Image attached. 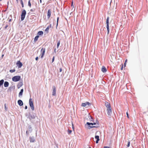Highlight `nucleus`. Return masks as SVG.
<instances>
[{
	"mask_svg": "<svg viewBox=\"0 0 148 148\" xmlns=\"http://www.w3.org/2000/svg\"><path fill=\"white\" fill-rule=\"evenodd\" d=\"M105 103V106L107 108V114L109 116H111L112 114V108L110 103L107 101H106Z\"/></svg>",
	"mask_w": 148,
	"mask_h": 148,
	"instance_id": "1",
	"label": "nucleus"
},
{
	"mask_svg": "<svg viewBox=\"0 0 148 148\" xmlns=\"http://www.w3.org/2000/svg\"><path fill=\"white\" fill-rule=\"evenodd\" d=\"M36 117L38 118V117L36 116V113L32 112L31 113L30 112H29L27 118L29 120L31 121L32 119H35Z\"/></svg>",
	"mask_w": 148,
	"mask_h": 148,
	"instance_id": "2",
	"label": "nucleus"
},
{
	"mask_svg": "<svg viewBox=\"0 0 148 148\" xmlns=\"http://www.w3.org/2000/svg\"><path fill=\"white\" fill-rule=\"evenodd\" d=\"M90 125H93V123L87 122L85 125V126L86 128H87L88 129H90L93 128H97L99 127V126L97 125L91 126H90Z\"/></svg>",
	"mask_w": 148,
	"mask_h": 148,
	"instance_id": "3",
	"label": "nucleus"
},
{
	"mask_svg": "<svg viewBox=\"0 0 148 148\" xmlns=\"http://www.w3.org/2000/svg\"><path fill=\"white\" fill-rule=\"evenodd\" d=\"M21 77L20 75L15 76L13 77L12 78V81L14 82H17L20 81Z\"/></svg>",
	"mask_w": 148,
	"mask_h": 148,
	"instance_id": "4",
	"label": "nucleus"
},
{
	"mask_svg": "<svg viewBox=\"0 0 148 148\" xmlns=\"http://www.w3.org/2000/svg\"><path fill=\"white\" fill-rule=\"evenodd\" d=\"M26 14V10L25 9H23L22 11L21 15V21H23L24 19Z\"/></svg>",
	"mask_w": 148,
	"mask_h": 148,
	"instance_id": "5",
	"label": "nucleus"
},
{
	"mask_svg": "<svg viewBox=\"0 0 148 148\" xmlns=\"http://www.w3.org/2000/svg\"><path fill=\"white\" fill-rule=\"evenodd\" d=\"M32 99H31L30 98L29 99V103L30 106L32 110L33 111L34 110V109L33 101H32Z\"/></svg>",
	"mask_w": 148,
	"mask_h": 148,
	"instance_id": "6",
	"label": "nucleus"
},
{
	"mask_svg": "<svg viewBox=\"0 0 148 148\" xmlns=\"http://www.w3.org/2000/svg\"><path fill=\"white\" fill-rule=\"evenodd\" d=\"M45 48H42L41 50H40V52H41V58H42L44 55V54H45Z\"/></svg>",
	"mask_w": 148,
	"mask_h": 148,
	"instance_id": "7",
	"label": "nucleus"
},
{
	"mask_svg": "<svg viewBox=\"0 0 148 148\" xmlns=\"http://www.w3.org/2000/svg\"><path fill=\"white\" fill-rule=\"evenodd\" d=\"M52 95L53 96H55L56 95V89L55 86H52Z\"/></svg>",
	"mask_w": 148,
	"mask_h": 148,
	"instance_id": "8",
	"label": "nucleus"
},
{
	"mask_svg": "<svg viewBox=\"0 0 148 148\" xmlns=\"http://www.w3.org/2000/svg\"><path fill=\"white\" fill-rule=\"evenodd\" d=\"M87 105L88 106H90L91 104L88 101L84 103H82L81 104V106L82 107H86Z\"/></svg>",
	"mask_w": 148,
	"mask_h": 148,
	"instance_id": "9",
	"label": "nucleus"
},
{
	"mask_svg": "<svg viewBox=\"0 0 148 148\" xmlns=\"http://www.w3.org/2000/svg\"><path fill=\"white\" fill-rule=\"evenodd\" d=\"M17 66L18 68H21L23 66V64L20 60L18 61L16 63Z\"/></svg>",
	"mask_w": 148,
	"mask_h": 148,
	"instance_id": "10",
	"label": "nucleus"
},
{
	"mask_svg": "<svg viewBox=\"0 0 148 148\" xmlns=\"http://www.w3.org/2000/svg\"><path fill=\"white\" fill-rule=\"evenodd\" d=\"M29 140L31 143H34L35 141V137L33 136L29 137Z\"/></svg>",
	"mask_w": 148,
	"mask_h": 148,
	"instance_id": "11",
	"label": "nucleus"
},
{
	"mask_svg": "<svg viewBox=\"0 0 148 148\" xmlns=\"http://www.w3.org/2000/svg\"><path fill=\"white\" fill-rule=\"evenodd\" d=\"M23 82L22 81H20L19 82L18 84L17 85V87L18 88H20L21 86L23 85Z\"/></svg>",
	"mask_w": 148,
	"mask_h": 148,
	"instance_id": "12",
	"label": "nucleus"
},
{
	"mask_svg": "<svg viewBox=\"0 0 148 148\" xmlns=\"http://www.w3.org/2000/svg\"><path fill=\"white\" fill-rule=\"evenodd\" d=\"M17 102L18 105L20 106H22L23 104V101L21 99L18 100V101Z\"/></svg>",
	"mask_w": 148,
	"mask_h": 148,
	"instance_id": "13",
	"label": "nucleus"
},
{
	"mask_svg": "<svg viewBox=\"0 0 148 148\" xmlns=\"http://www.w3.org/2000/svg\"><path fill=\"white\" fill-rule=\"evenodd\" d=\"M88 117L90 120V121H94V120L93 117L92 116H91L89 114L88 115Z\"/></svg>",
	"mask_w": 148,
	"mask_h": 148,
	"instance_id": "14",
	"label": "nucleus"
},
{
	"mask_svg": "<svg viewBox=\"0 0 148 148\" xmlns=\"http://www.w3.org/2000/svg\"><path fill=\"white\" fill-rule=\"evenodd\" d=\"M51 12L50 9H49L47 12V16L48 18H49L51 15Z\"/></svg>",
	"mask_w": 148,
	"mask_h": 148,
	"instance_id": "15",
	"label": "nucleus"
},
{
	"mask_svg": "<svg viewBox=\"0 0 148 148\" xmlns=\"http://www.w3.org/2000/svg\"><path fill=\"white\" fill-rule=\"evenodd\" d=\"M101 70L103 72L105 73L106 72L107 69L104 66H103Z\"/></svg>",
	"mask_w": 148,
	"mask_h": 148,
	"instance_id": "16",
	"label": "nucleus"
},
{
	"mask_svg": "<svg viewBox=\"0 0 148 148\" xmlns=\"http://www.w3.org/2000/svg\"><path fill=\"white\" fill-rule=\"evenodd\" d=\"M23 90H24L23 88L21 89L20 91L18 94V96L19 97H21L22 95L23 92Z\"/></svg>",
	"mask_w": 148,
	"mask_h": 148,
	"instance_id": "17",
	"label": "nucleus"
},
{
	"mask_svg": "<svg viewBox=\"0 0 148 148\" xmlns=\"http://www.w3.org/2000/svg\"><path fill=\"white\" fill-rule=\"evenodd\" d=\"M43 32L42 31H40L38 32L37 34V35H38L39 36H42L43 35Z\"/></svg>",
	"mask_w": 148,
	"mask_h": 148,
	"instance_id": "18",
	"label": "nucleus"
},
{
	"mask_svg": "<svg viewBox=\"0 0 148 148\" xmlns=\"http://www.w3.org/2000/svg\"><path fill=\"white\" fill-rule=\"evenodd\" d=\"M9 85V83L8 82L5 81L4 83V86L5 87H8Z\"/></svg>",
	"mask_w": 148,
	"mask_h": 148,
	"instance_id": "19",
	"label": "nucleus"
},
{
	"mask_svg": "<svg viewBox=\"0 0 148 148\" xmlns=\"http://www.w3.org/2000/svg\"><path fill=\"white\" fill-rule=\"evenodd\" d=\"M28 131H29L30 133L32 132V127L31 125H29L28 126Z\"/></svg>",
	"mask_w": 148,
	"mask_h": 148,
	"instance_id": "20",
	"label": "nucleus"
},
{
	"mask_svg": "<svg viewBox=\"0 0 148 148\" xmlns=\"http://www.w3.org/2000/svg\"><path fill=\"white\" fill-rule=\"evenodd\" d=\"M39 36H38V35H37V36H36L34 38V42H35L38 40V38H39Z\"/></svg>",
	"mask_w": 148,
	"mask_h": 148,
	"instance_id": "21",
	"label": "nucleus"
},
{
	"mask_svg": "<svg viewBox=\"0 0 148 148\" xmlns=\"http://www.w3.org/2000/svg\"><path fill=\"white\" fill-rule=\"evenodd\" d=\"M4 80L3 79H2L0 80V87L3 85L4 83Z\"/></svg>",
	"mask_w": 148,
	"mask_h": 148,
	"instance_id": "22",
	"label": "nucleus"
},
{
	"mask_svg": "<svg viewBox=\"0 0 148 148\" xmlns=\"http://www.w3.org/2000/svg\"><path fill=\"white\" fill-rule=\"evenodd\" d=\"M106 28L107 30L108 34L109 32V24H106Z\"/></svg>",
	"mask_w": 148,
	"mask_h": 148,
	"instance_id": "23",
	"label": "nucleus"
},
{
	"mask_svg": "<svg viewBox=\"0 0 148 148\" xmlns=\"http://www.w3.org/2000/svg\"><path fill=\"white\" fill-rule=\"evenodd\" d=\"M109 18L108 16L106 19V24H109Z\"/></svg>",
	"mask_w": 148,
	"mask_h": 148,
	"instance_id": "24",
	"label": "nucleus"
},
{
	"mask_svg": "<svg viewBox=\"0 0 148 148\" xmlns=\"http://www.w3.org/2000/svg\"><path fill=\"white\" fill-rule=\"evenodd\" d=\"M20 1H21V3L22 5V7L23 8L24 7V4H23V0H20Z\"/></svg>",
	"mask_w": 148,
	"mask_h": 148,
	"instance_id": "25",
	"label": "nucleus"
},
{
	"mask_svg": "<svg viewBox=\"0 0 148 148\" xmlns=\"http://www.w3.org/2000/svg\"><path fill=\"white\" fill-rule=\"evenodd\" d=\"M60 41L59 40L58 41V42H57V48H58L59 47L60 45Z\"/></svg>",
	"mask_w": 148,
	"mask_h": 148,
	"instance_id": "26",
	"label": "nucleus"
},
{
	"mask_svg": "<svg viewBox=\"0 0 148 148\" xmlns=\"http://www.w3.org/2000/svg\"><path fill=\"white\" fill-rule=\"evenodd\" d=\"M15 71H16V70H15V69H13L10 70L9 71L10 73H13V72H15Z\"/></svg>",
	"mask_w": 148,
	"mask_h": 148,
	"instance_id": "27",
	"label": "nucleus"
},
{
	"mask_svg": "<svg viewBox=\"0 0 148 148\" xmlns=\"http://www.w3.org/2000/svg\"><path fill=\"white\" fill-rule=\"evenodd\" d=\"M95 138L96 139V140L98 139V140H99V136L98 135H96L95 136Z\"/></svg>",
	"mask_w": 148,
	"mask_h": 148,
	"instance_id": "28",
	"label": "nucleus"
},
{
	"mask_svg": "<svg viewBox=\"0 0 148 148\" xmlns=\"http://www.w3.org/2000/svg\"><path fill=\"white\" fill-rule=\"evenodd\" d=\"M28 6H29L30 7H31V3L30 2V0H29L28 2Z\"/></svg>",
	"mask_w": 148,
	"mask_h": 148,
	"instance_id": "29",
	"label": "nucleus"
},
{
	"mask_svg": "<svg viewBox=\"0 0 148 148\" xmlns=\"http://www.w3.org/2000/svg\"><path fill=\"white\" fill-rule=\"evenodd\" d=\"M4 107H5V110L7 111L8 110V108L7 107H6V103H5L4 104Z\"/></svg>",
	"mask_w": 148,
	"mask_h": 148,
	"instance_id": "30",
	"label": "nucleus"
},
{
	"mask_svg": "<svg viewBox=\"0 0 148 148\" xmlns=\"http://www.w3.org/2000/svg\"><path fill=\"white\" fill-rule=\"evenodd\" d=\"M49 26H48L45 29V31L46 32H48L49 30Z\"/></svg>",
	"mask_w": 148,
	"mask_h": 148,
	"instance_id": "31",
	"label": "nucleus"
},
{
	"mask_svg": "<svg viewBox=\"0 0 148 148\" xmlns=\"http://www.w3.org/2000/svg\"><path fill=\"white\" fill-rule=\"evenodd\" d=\"M29 131H28V130H27L26 131V135L27 136H29Z\"/></svg>",
	"mask_w": 148,
	"mask_h": 148,
	"instance_id": "32",
	"label": "nucleus"
},
{
	"mask_svg": "<svg viewBox=\"0 0 148 148\" xmlns=\"http://www.w3.org/2000/svg\"><path fill=\"white\" fill-rule=\"evenodd\" d=\"M59 17H58L57 18V23H56V26L57 27L58 25V21H59Z\"/></svg>",
	"mask_w": 148,
	"mask_h": 148,
	"instance_id": "33",
	"label": "nucleus"
},
{
	"mask_svg": "<svg viewBox=\"0 0 148 148\" xmlns=\"http://www.w3.org/2000/svg\"><path fill=\"white\" fill-rule=\"evenodd\" d=\"M68 134H70L72 132V130L68 129Z\"/></svg>",
	"mask_w": 148,
	"mask_h": 148,
	"instance_id": "34",
	"label": "nucleus"
},
{
	"mask_svg": "<svg viewBox=\"0 0 148 148\" xmlns=\"http://www.w3.org/2000/svg\"><path fill=\"white\" fill-rule=\"evenodd\" d=\"M55 56H54L52 59V63H53L54 61Z\"/></svg>",
	"mask_w": 148,
	"mask_h": 148,
	"instance_id": "35",
	"label": "nucleus"
},
{
	"mask_svg": "<svg viewBox=\"0 0 148 148\" xmlns=\"http://www.w3.org/2000/svg\"><path fill=\"white\" fill-rule=\"evenodd\" d=\"M73 0L71 2V6L72 7H73V8L74 7V6L73 5Z\"/></svg>",
	"mask_w": 148,
	"mask_h": 148,
	"instance_id": "36",
	"label": "nucleus"
},
{
	"mask_svg": "<svg viewBox=\"0 0 148 148\" xmlns=\"http://www.w3.org/2000/svg\"><path fill=\"white\" fill-rule=\"evenodd\" d=\"M130 142L129 141L128 142V143H127V147H128L130 146Z\"/></svg>",
	"mask_w": 148,
	"mask_h": 148,
	"instance_id": "37",
	"label": "nucleus"
},
{
	"mask_svg": "<svg viewBox=\"0 0 148 148\" xmlns=\"http://www.w3.org/2000/svg\"><path fill=\"white\" fill-rule=\"evenodd\" d=\"M127 60L126 59L125 60V63H124V67H125V66H126V62H127Z\"/></svg>",
	"mask_w": 148,
	"mask_h": 148,
	"instance_id": "38",
	"label": "nucleus"
},
{
	"mask_svg": "<svg viewBox=\"0 0 148 148\" xmlns=\"http://www.w3.org/2000/svg\"><path fill=\"white\" fill-rule=\"evenodd\" d=\"M95 123H96V124L97 123V125H98L97 126H99V122L97 120H96Z\"/></svg>",
	"mask_w": 148,
	"mask_h": 148,
	"instance_id": "39",
	"label": "nucleus"
},
{
	"mask_svg": "<svg viewBox=\"0 0 148 148\" xmlns=\"http://www.w3.org/2000/svg\"><path fill=\"white\" fill-rule=\"evenodd\" d=\"M35 10V9H31L30 10V11H31V12H34V11Z\"/></svg>",
	"mask_w": 148,
	"mask_h": 148,
	"instance_id": "40",
	"label": "nucleus"
},
{
	"mask_svg": "<svg viewBox=\"0 0 148 148\" xmlns=\"http://www.w3.org/2000/svg\"><path fill=\"white\" fill-rule=\"evenodd\" d=\"M126 114H127V117L128 118H129V114H128V112H126Z\"/></svg>",
	"mask_w": 148,
	"mask_h": 148,
	"instance_id": "41",
	"label": "nucleus"
},
{
	"mask_svg": "<svg viewBox=\"0 0 148 148\" xmlns=\"http://www.w3.org/2000/svg\"><path fill=\"white\" fill-rule=\"evenodd\" d=\"M38 57H36V58H35V60H36V61H37L38 60Z\"/></svg>",
	"mask_w": 148,
	"mask_h": 148,
	"instance_id": "42",
	"label": "nucleus"
},
{
	"mask_svg": "<svg viewBox=\"0 0 148 148\" xmlns=\"http://www.w3.org/2000/svg\"><path fill=\"white\" fill-rule=\"evenodd\" d=\"M99 140H98V139L96 140V143L97 144L98 143Z\"/></svg>",
	"mask_w": 148,
	"mask_h": 148,
	"instance_id": "43",
	"label": "nucleus"
},
{
	"mask_svg": "<svg viewBox=\"0 0 148 148\" xmlns=\"http://www.w3.org/2000/svg\"><path fill=\"white\" fill-rule=\"evenodd\" d=\"M123 64H122V66H121V70H123Z\"/></svg>",
	"mask_w": 148,
	"mask_h": 148,
	"instance_id": "44",
	"label": "nucleus"
},
{
	"mask_svg": "<svg viewBox=\"0 0 148 148\" xmlns=\"http://www.w3.org/2000/svg\"><path fill=\"white\" fill-rule=\"evenodd\" d=\"M59 70H60V72H61L62 71V68H60Z\"/></svg>",
	"mask_w": 148,
	"mask_h": 148,
	"instance_id": "45",
	"label": "nucleus"
},
{
	"mask_svg": "<svg viewBox=\"0 0 148 148\" xmlns=\"http://www.w3.org/2000/svg\"><path fill=\"white\" fill-rule=\"evenodd\" d=\"M103 148H110V147L108 146H104Z\"/></svg>",
	"mask_w": 148,
	"mask_h": 148,
	"instance_id": "46",
	"label": "nucleus"
},
{
	"mask_svg": "<svg viewBox=\"0 0 148 148\" xmlns=\"http://www.w3.org/2000/svg\"><path fill=\"white\" fill-rule=\"evenodd\" d=\"M8 27V25H6L5 26V28H4L5 29H6Z\"/></svg>",
	"mask_w": 148,
	"mask_h": 148,
	"instance_id": "47",
	"label": "nucleus"
},
{
	"mask_svg": "<svg viewBox=\"0 0 148 148\" xmlns=\"http://www.w3.org/2000/svg\"><path fill=\"white\" fill-rule=\"evenodd\" d=\"M12 18H10L9 20L8 21L9 22H10L12 21Z\"/></svg>",
	"mask_w": 148,
	"mask_h": 148,
	"instance_id": "48",
	"label": "nucleus"
},
{
	"mask_svg": "<svg viewBox=\"0 0 148 148\" xmlns=\"http://www.w3.org/2000/svg\"><path fill=\"white\" fill-rule=\"evenodd\" d=\"M27 106H25V109H27Z\"/></svg>",
	"mask_w": 148,
	"mask_h": 148,
	"instance_id": "49",
	"label": "nucleus"
},
{
	"mask_svg": "<svg viewBox=\"0 0 148 148\" xmlns=\"http://www.w3.org/2000/svg\"><path fill=\"white\" fill-rule=\"evenodd\" d=\"M54 52L55 53H56V49L55 48L54 50Z\"/></svg>",
	"mask_w": 148,
	"mask_h": 148,
	"instance_id": "50",
	"label": "nucleus"
},
{
	"mask_svg": "<svg viewBox=\"0 0 148 148\" xmlns=\"http://www.w3.org/2000/svg\"><path fill=\"white\" fill-rule=\"evenodd\" d=\"M93 125H95L96 124V123L94 122L93 123Z\"/></svg>",
	"mask_w": 148,
	"mask_h": 148,
	"instance_id": "51",
	"label": "nucleus"
},
{
	"mask_svg": "<svg viewBox=\"0 0 148 148\" xmlns=\"http://www.w3.org/2000/svg\"><path fill=\"white\" fill-rule=\"evenodd\" d=\"M11 87H10L9 88V90H10L11 89Z\"/></svg>",
	"mask_w": 148,
	"mask_h": 148,
	"instance_id": "52",
	"label": "nucleus"
},
{
	"mask_svg": "<svg viewBox=\"0 0 148 148\" xmlns=\"http://www.w3.org/2000/svg\"><path fill=\"white\" fill-rule=\"evenodd\" d=\"M8 3H9V2L8 1V3H7V4H8V5H7V8H8ZM8 8H7V9Z\"/></svg>",
	"mask_w": 148,
	"mask_h": 148,
	"instance_id": "53",
	"label": "nucleus"
},
{
	"mask_svg": "<svg viewBox=\"0 0 148 148\" xmlns=\"http://www.w3.org/2000/svg\"><path fill=\"white\" fill-rule=\"evenodd\" d=\"M42 0H40V2L41 3H42Z\"/></svg>",
	"mask_w": 148,
	"mask_h": 148,
	"instance_id": "54",
	"label": "nucleus"
},
{
	"mask_svg": "<svg viewBox=\"0 0 148 148\" xmlns=\"http://www.w3.org/2000/svg\"><path fill=\"white\" fill-rule=\"evenodd\" d=\"M16 1L17 3H18V0H16Z\"/></svg>",
	"mask_w": 148,
	"mask_h": 148,
	"instance_id": "55",
	"label": "nucleus"
},
{
	"mask_svg": "<svg viewBox=\"0 0 148 148\" xmlns=\"http://www.w3.org/2000/svg\"><path fill=\"white\" fill-rule=\"evenodd\" d=\"M49 27H51V24H50V25H49Z\"/></svg>",
	"mask_w": 148,
	"mask_h": 148,
	"instance_id": "56",
	"label": "nucleus"
},
{
	"mask_svg": "<svg viewBox=\"0 0 148 148\" xmlns=\"http://www.w3.org/2000/svg\"><path fill=\"white\" fill-rule=\"evenodd\" d=\"M56 148H58V145H56Z\"/></svg>",
	"mask_w": 148,
	"mask_h": 148,
	"instance_id": "57",
	"label": "nucleus"
},
{
	"mask_svg": "<svg viewBox=\"0 0 148 148\" xmlns=\"http://www.w3.org/2000/svg\"><path fill=\"white\" fill-rule=\"evenodd\" d=\"M10 17H12V15H10Z\"/></svg>",
	"mask_w": 148,
	"mask_h": 148,
	"instance_id": "58",
	"label": "nucleus"
},
{
	"mask_svg": "<svg viewBox=\"0 0 148 148\" xmlns=\"http://www.w3.org/2000/svg\"><path fill=\"white\" fill-rule=\"evenodd\" d=\"M4 56V55H2V57H3V56Z\"/></svg>",
	"mask_w": 148,
	"mask_h": 148,
	"instance_id": "59",
	"label": "nucleus"
},
{
	"mask_svg": "<svg viewBox=\"0 0 148 148\" xmlns=\"http://www.w3.org/2000/svg\"><path fill=\"white\" fill-rule=\"evenodd\" d=\"M72 125L73 126V125ZM73 129H74V127H73Z\"/></svg>",
	"mask_w": 148,
	"mask_h": 148,
	"instance_id": "60",
	"label": "nucleus"
},
{
	"mask_svg": "<svg viewBox=\"0 0 148 148\" xmlns=\"http://www.w3.org/2000/svg\"><path fill=\"white\" fill-rule=\"evenodd\" d=\"M91 148V147H89V148Z\"/></svg>",
	"mask_w": 148,
	"mask_h": 148,
	"instance_id": "61",
	"label": "nucleus"
},
{
	"mask_svg": "<svg viewBox=\"0 0 148 148\" xmlns=\"http://www.w3.org/2000/svg\"><path fill=\"white\" fill-rule=\"evenodd\" d=\"M37 135V133H36V136Z\"/></svg>",
	"mask_w": 148,
	"mask_h": 148,
	"instance_id": "62",
	"label": "nucleus"
},
{
	"mask_svg": "<svg viewBox=\"0 0 148 148\" xmlns=\"http://www.w3.org/2000/svg\"><path fill=\"white\" fill-rule=\"evenodd\" d=\"M2 0H0V1H2Z\"/></svg>",
	"mask_w": 148,
	"mask_h": 148,
	"instance_id": "63",
	"label": "nucleus"
},
{
	"mask_svg": "<svg viewBox=\"0 0 148 148\" xmlns=\"http://www.w3.org/2000/svg\"><path fill=\"white\" fill-rule=\"evenodd\" d=\"M111 2H110V4H111Z\"/></svg>",
	"mask_w": 148,
	"mask_h": 148,
	"instance_id": "64",
	"label": "nucleus"
}]
</instances>
